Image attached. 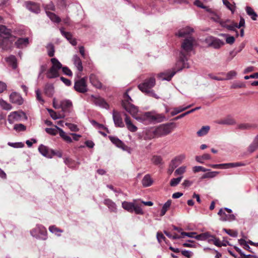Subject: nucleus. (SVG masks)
Wrapping results in <instances>:
<instances>
[{"instance_id":"41","label":"nucleus","mask_w":258,"mask_h":258,"mask_svg":"<svg viewBox=\"0 0 258 258\" xmlns=\"http://www.w3.org/2000/svg\"><path fill=\"white\" fill-rule=\"evenodd\" d=\"M137 200H135V203L134 206V211L137 214L143 215L144 212L143 211L141 205L137 204Z\"/></svg>"},{"instance_id":"44","label":"nucleus","mask_w":258,"mask_h":258,"mask_svg":"<svg viewBox=\"0 0 258 258\" xmlns=\"http://www.w3.org/2000/svg\"><path fill=\"white\" fill-rule=\"evenodd\" d=\"M210 130L209 126H203L198 132L197 135L199 137L203 136L206 135Z\"/></svg>"},{"instance_id":"53","label":"nucleus","mask_w":258,"mask_h":258,"mask_svg":"<svg viewBox=\"0 0 258 258\" xmlns=\"http://www.w3.org/2000/svg\"><path fill=\"white\" fill-rule=\"evenodd\" d=\"M128 90L123 95V100L122 102V105L123 103L125 104L131 103V101H132V99L128 94Z\"/></svg>"},{"instance_id":"19","label":"nucleus","mask_w":258,"mask_h":258,"mask_svg":"<svg viewBox=\"0 0 258 258\" xmlns=\"http://www.w3.org/2000/svg\"><path fill=\"white\" fill-rule=\"evenodd\" d=\"M113 119L116 126L119 127H124V123L119 112L114 111H113Z\"/></svg>"},{"instance_id":"47","label":"nucleus","mask_w":258,"mask_h":258,"mask_svg":"<svg viewBox=\"0 0 258 258\" xmlns=\"http://www.w3.org/2000/svg\"><path fill=\"white\" fill-rule=\"evenodd\" d=\"M219 173V171H211L206 173L203 176V178H210L216 177Z\"/></svg>"},{"instance_id":"58","label":"nucleus","mask_w":258,"mask_h":258,"mask_svg":"<svg viewBox=\"0 0 258 258\" xmlns=\"http://www.w3.org/2000/svg\"><path fill=\"white\" fill-rule=\"evenodd\" d=\"M223 4L232 13L234 11V7L227 0H222Z\"/></svg>"},{"instance_id":"3","label":"nucleus","mask_w":258,"mask_h":258,"mask_svg":"<svg viewBox=\"0 0 258 258\" xmlns=\"http://www.w3.org/2000/svg\"><path fill=\"white\" fill-rule=\"evenodd\" d=\"M31 235L37 239L46 240L47 239V231L46 228L41 224H37L30 231Z\"/></svg>"},{"instance_id":"7","label":"nucleus","mask_w":258,"mask_h":258,"mask_svg":"<svg viewBox=\"0 0 258 258\" xmlns=\"http://www.w3.org/2000/svg\"><path fill=\"white\" fill-rule=\"evenodd\" d=\"M205 41L209 46L213 47L216 49L220 48L224 44V42L223 41L213 36L208 37Z\"/></svg>"},{"instance_id":"14","label":"nucleus","mask_w":258,"mask_h":258,"mask_svg":"<svg viewBox=\"0 0 258 258\" xmlns=\"http://www.w3.org/2000/svg\"><path fill=\"white\" fill-rule=\"evenodd\" d=\"M45 131L47 133L51 135H56L59 134V136L64 140V132L61 128L56 125H55L53 128H46Z\"/></svg>"},{"instance_id":"36","label":"nucleus","mask_w":258,"mask_h":258,"mask_svg":"<svg viewBox=\"0 0 258 258\" xmlns=\"http://www.w3.org/2000/svg\"><path fill=\"white\" fill-rule=\"evenodd\" d=\"M219 23L222 27L226 28L231 31H234L235 30V27H236V26L233 23L231 24H227L226 22H225V21L221 20L219 21Z\"/></svg>"},{"instance_id":"13","label":"nucleus","mask_w":258,"mask_h":258,"mask_svg":"<svg viewBox=\"0 0 258 258\" xmlns=\"http://www.w3.org/2000/svg\"><path fill=\"white\" fill-rule=\"evenodd\" d=\"M123 107L124 109L130 114H131L132 116L136 120H137L138 118L140 117V116H138L137 114L138 112V108L132 103L125 104V103H123Z\"/></svg>"},{"instance_id":"57","label":"nucleus","mask_w":258,"mask_h":258,"mask_svg":"<svg viewBox=\"0 0 258 258\" xmlns=\"http://www.w3.org/2000/svg\"><path fill=\"white\" fill-rule=\"evenodd\" d=\"M192 170L194 172H198L200 171L206 172L209 170V169H206L200 166H196L194 167Z\"/></svg>"},{"instance_id":"40","label":"nucleus","mask_w":258,"mask_h":258,"mask_svg":"<svg viewBox=\"0 0 258 258\" xmlns=\"http://www.w3.org/2000/svg\"><path fill=\"white\" fill-rule=\"evenodd\" d=\"M5 60L9 64H17V61L15 56L11 55L8 57H6Z\"/></svg>"},{"instance_id":"45","label":"nucleus","mask_w":258,"mask_h":258,"mask_svg":"<svg viewBox=\"0 0 258 258\" xmlns=\"http://www.w3.org/2000/svg\"><path fill=\"white\" fill-rule=\"evenodd\" d=\"M219 36L226 37V42L228 44H232L235 41V38L233 36H230L226 34H220Z\"/></svg>"},{"instance_id":"37","label":"nucleus","mask_w":258,"mask_h":258,"mask_svg":"<svg viewBox=\"0 0 258 258\" xmlns=\"http://www.w3.org/2000/svg\"><path fill=\"white\" fill-rule=\"evenodd\" d=\"M246 12L248 15H249L252 20H256V18L257 17V15L254 11V10L250 7H246Z\"/></svg>"},{"instance_id":"32","label":"nucleus","mask_w":258,"mask_h":258,"mask_svg":"<svg viewBox=\"0 0 258 258\" xmlns=\"http://www.w3.org/2000/svg\"><path fill=\"white\" fill-rule=\"evenodd\" d=\"M49 230L51 233L55 234L57 236H60L61 233L63 232V230L57 228L55 225L50 226L49 227Z\"/></svg>"},{"instance_id":"63","label":"nucleus","mask_w":258,"mask_h":258,"mask_svg":"<svg viewBox=\"0 0 258 258\" xmlns=\"http://www.w3.org/2000/svg\"><path fill=\"white\" fill-rule=\"evenodd\" d=\"M237 75V73L234 71H231L227 73L226 76L227 78L225 80H230L235 77Z\"/></svg>"},{"instance_id":"9","label":"nucleus","mask_w":258,"mask_h":258,"mask_svg":"<svg viewBox=\"0 0 258 258\" xmlns=\"http://www.w3.org/2000/svg\"><path fill=\"white\" fill-rule=\"evenodd\" d=\"M75 90L81 93H85L87 91L86 79L85 78L77 81L74 85Z\"/></svg>"},{"instance_id":"12","label":"nucleus","mask_w":258,"mask_h":258,"mask_svg":"<svg viewBox=\"0 0 258 258\" xmlns=\"http://www.w3.org/2000/svg\"><path fill=\"white\" fill-rule=\"evenodd\" d=\"M91 101L96 106L105 109H108L109 106L106 101L100 97H95L92 95L90 97Z\"/></svg>"},{"instance_id":"42","label":"nucleus","mask_w":258,"mask_h":258,"mask_svg":"<svg viewBox=\"0 0 258 258\" xmlns=\"http://www.w3.org/2000/svg\"><path fill=\"white\" fill-rule=\"evenodd\" d=\"M0 107L3 109L6 110H10L12 109V105L4 100L3 99H0Z\"/></svg>"},{"instance_id":"38","label":"nucleus","mask_w":258,"mask_h":258,"mask_svg":"<svg viewBox=\"0 0 258 258\" xmlns=\"http://www.w3.org/2000/svg\"><path fill=\"white\" fill-rule=\"evenodd\" d=\"M211 157L209 154H205L202 156H196V160L197 162L203 163L205 160L211 159Z\"/></svg>"},{"instance_id":"25","label":"nucleus","mask_w":258,"mask_h":258,"mask_svg":"<svg viewBox=\"0 0 258 258\" xmlns=\"http://www.w3.org/2000/svg\"><path fill=\"white\" fill-rule=\"evenodd\" d=\"M258 149V134L254 138L252 143L248 146L247 151L253 153Z\"/></svg>"},{"instance_id":"21","label":"nucleus","mask_w":258,"mask_h":258,"mask_svg":"<svg viewBox=\"0 0 258 258\" xmlns=\"http://www.w3.org/2000/svg\"><path fill=\"white\" fill-rule=\"evenodd\" d=\"M193 32V28L189 26H186L184 28L180 29L178 31V32L176 33V35L180 37H186L187 36V35L190 34L191 33H192Z\"/></svg>"},{"instance_id":"52","label":"nucleus","mask_w":258,"mask_h":258,"mask_svg":"<svg viewBox=\"0 0 258 258\" xmlns=\"http://www.w3.org/2000/svg\"><path fill=\"white\" fill-rule=\"evenodd\" d=\"M182 178V176H180L176 178H172L170 182V185L171 186H176L181 181Z\"/></svg>"},{"instance_id":"30","label":"nucleus","mask_w":258,"mask_h":258,"mask_svg":"<svg viewBox=\"0 0 258 258\" xmlns=\"http://www.w3.org/2000/svg\"><path fill=\"white\" fill-rule=\"evenodd\" d=\"M54 92V87L52 84L47 83L44 88V93L48 96H51Z\"/></svg>"},{"instance_id":"64","label":"nucleus","mask_w":258,"mask_h":258,"mask_svg":"<svg viewBox=\"0 0 258 258\" xmlns=\"http://www.w3.org/2000/svg\"><path fill=\"white\" fill-rule=\"evenodd\" d=\"M185 158V155L181 154L175 157L174 160H175V161H176L179 164L184 160Z\"/></svg>"},{"instance_id":"28","label":"nucleus","mask_w":258,"mask_h":258,"mask_svg":"<svg viewBox=\"0 0 258 258\" xmlns=\"http://www.w3.org/2000/svg\"><path fill=\"white\" fill-rule=\"evenodd\" d=\"M142 182L144 187H148L152 184L153 181L150 175L147 174L143 177Z\"/></svg>"},{"instance_id":"61","label":"nucleus","mask_w":258,"mask_h":258,"mask_svg":"<svg viewBox=\"0 0 258 258\" xmlns=\"http://www.w3.org/2000/svg\"><path fill=\"white\" fill-rule=\"evenodd\" d=\"M51 153L52 157L54 156H56L58 158H61L62 157V152L61 150H54L52 149Z\"/></svg>"},{"instance_id":"39","label":"nucleus","mask_w":258,"mask_h":258,"mask_svg":"<svg viewBox=\"0 0 258 258\" xmlns=\"http://www.w3.org/2000/svg\"><path fill=\"white\" fill-rule=\"evenodd\" d=\"M46 49L49 56L52 57L55 52L54 45L51 43H48L46 46Z\"/></svg>"},{"instance_id":"59","label":"nucleus","mask_w":258,"mask_h":258,"mask_svg":"<svg viewBox=\"0 0 258 258\" xmlns=\"http://www.w3.org/2000/svg\"><path fill=\"white\" fill-rule=\"evenodd\" d=\"M14 129L18 132L24 131L26 130V126L23 124H16L14 126Z\"/></svg>"},{"instance_id":"15","label":"nucleus","mask_w":258,"mask_h":258,"mask_svg":"<svg viewBox=\"0 0 258 258\" xmlns=\"http://www.w3.org/2000/svg\"><path fill=\"white\" fill-rule=\"evenodd\" d=\"M39 153L44 157L48 158H52V149L43 144L39 145L38 147Z\"/></svg>"},{"instance_id":"1","label":"nucleus","mask_w":258,"mask_h":258,"mask_svg":"<svg viewBox=\"0 0 258 258\" xmlns=\"http://www.w3.org/2000/svg\"><path fill=\"white\" fill-rule=\"evenodd\" d=\"M155 84V78L154 76H152L145 79L143 83L140 84L138 85V88L146 94L158 99L159 98V96L152 89Z\"/></svg>"},{"instance_id":"46","label":"nucleus","mask_w":258,"mask_h":258,"mask_svg":"<svg viewBox=\"0 0 258 258\" xmlns=\"http://www.w3.org/2000/svg\"><path fill=\"white\" fill-rule=\"evenodd\" d=\"M235 123V120L231 117H227L219 122V123L222 124H233Z\"/></svg>"},{"instance_id":"18","label":"nucleus","mask_w":258,"mask_h":258,"mask_svg":"<svg viewBox=\"0 0 258 258\" xmlns=\"http://www.w3.org/2000/svg\"><path fill=\"white\" fill-rule=\"evenodd\" d=\"M27 8L32 12L38 14L40 11V7L38 4L33 2H26Z\"/></svg>"},{"instance_id":"43","label":"nucleus","mask_w":258,"mask_h":258,"mask_svg":"<svg viewBox=\"0 0 258 258\" xmlns=\"http://www.w3.org/2000/svg\"><path fill=\"white\" fill-rule=\"evenodd\" d=\"M47 15L49 17V18L51 19V21L54 22H60V18L57 17L55 14L53 13L46 11Z\"/></svg>"},{"instance_id":"60","label":"nucleus","mask_w":258,"mask_h":258,"mask_svg":"<svg viewBox=\"0 0 258 258\" xmlns=\"http://www.w3.org/2000/svg\"><path fill=\"white\" fill-rule=\"evenodd\" d=\"M8 145L16 148H22L24 146V144L21 142L18 143H8Z\"/></svg>"},{"instance_id":"56","label":"nucleus","mask_w":258,"mask_h":258,"mask_svg":"<svg viewBox=\"0 0 258 258\" xmlns=\"http://www.w3.org/2000/svg\"><path fill=\"white\" fill-rule=\"evenodd\" d=\"M223 230L229 235L233 237H236L237 236L238 232L236 231H234L231 229H224Z\"/></svg>"},{"instance_id":"29","label":"nucleus","mask_w":258,"mask_h":258,"mask_svg":"<svg viewBox=\"0 0 258 258\" xmlns=\"http://www.w3.org/2000/svg\"><path fill=\"white\" fill-rule=\"evenodd\" d=\"M134 203L135 201L133 203L124 201L122 203V207L125 210L132 213L134 212Z\"/></svg>"},{"instance_id":"27","label":"nucleus","mask_w":258,"mask_h":258,"mask_svg":"<svg viewBox=\"0 0 258 258\" xmlns=\"http://www.w3.org/2000/svg\"><path fill=\"white\" fill-rule=\"evenodd\" d=\"M109 138L111 142L115 145L117 147L123 150L125 149V145L123 142L116 137L109 136Z\"/></svg>"},{"instance_id":"55","label":"nucleus","mask_w":258,"mask_h":258,"mask_svg":"<svg viewBox=\"0 0 258 258\" xmlns=\"http://www.w3.org/2000/svg\"><path fill=\"white\" fill-rule=\"evenodd\" d=\"M245 87V85L243 83L235 82L231 85V88L237 89V88H244Z\"/></svg>"},{"instance_id":"17","label":"nucleus","mask_w":258,"mask_h":258,"mask_svg":"<svg viewBox=\"0 0 258 258\" xmlns=\"http://www.w3.org/2000/svg\"><path fill=\"white\" fill-rule=\"evenodd\" d=\"M155 127L151 128H146L144 131V138L145 140H151L155 138H158L156 136V132Z\"/></svg>"},{"instance_id":"11","label":"nucleus","mask_w":258,"mask_h":258,"mask_svg":"<svg viewBox=\"0 0 258 258\" xmlns=\"http://www.w3.org/2000/svg\"><path fill=\"white\" fill-rule=\"evenodd\" d=\"M245 164L242 162H236V163H228L220 164H210L209 166L213 168H221L224 169H227L230 168L236 167L239 166H245Z\"/></svg>"},{"instance_id":"20","label":"nucleus","mask_w":258,"mask_h":258,"mask_svg":"<svg viewBox=\"0 0 258 258\" xmlns=\"http://www.w3.org/2000/svg\"><path fill=\"white\" fill-rule=\"evenodd\" d=\"M218 214L220 217V220L223 221H232L235 219L234 215L230 214H226L222 209L219 210Z\"/></svg>"},{"instance_id":"50","label":"nucleus","mask_w":258,"mask_h":258,"mask_svg":"<svg viewBox=\"0 0 258 258\" xmlns=\"http://www.w3.org/2000/svg\"><path fill=\"white\" fill-rule=\"evenodd\" d=\"M152 162L155 165H159L162 164V158L159 156H154L152 159Z\"/></svg>"},{"instance_id":"23","label":"nucleus","mask_w":258,"mask_h":258,"mask_svg":"<svg viewBox=\"0 0 258 258\" xmlns=\"http://www.w3.org/2000/svg\"><path fill=\"white\" fill-rule=\"evenodd\" d=\"M90 83L92 84L93 86L95 87L101 89L102 88V84L99 81L97 77L94 74H91L90 76Z\"/></svg>"},{"instance_id":"31","label":"nucleus","mask_w":258,"mask_h":258,"mask_svg":"<svg viewBox=\"0 0 258 258\" xmlns=\"http://www.w3.org/2000/svg\"><path fill=\"white\" fill-rule=\"evenodd\" d=\"M104 204L108 207L111 212H116V204L110 199H106L104 201Z\"/></svg>"},{"instance_id":"16","label":"nucleus","mask_w":258,"mask_h":258,"mask_svg":"<svg viewBox=\"0 0 258 258\" xmlns=\"http://www.w3.org/2000/svg\"><path fill=\"white\" fill-rule=\"evenodd\" d=\"M10 100L12 103L18 105H21L23 103L22 97L16 92H13L10 95Z\"/></svg>"},{"instance_id":"2","label":"nucleus","mask_w":258,"mask_h":258,"mask_svg":"<svg viewBox=\"0 0 258 258\" xmlns=\"http://www.w3.org/2000/svg\"><path fill=\"white\" fill-rule=\"evenodd\" d=\"M165 118L162 114L157 113L155 112H147L137 118V120L141 122H160Z\"/></svg>"},{"instance_id":"54","label":"nucleus","mask_w":258,"mask_h":258,"mask_svg":"<svg viewBox=\"0 0 258 258\" xmlns=\"http://www.w3.org/2000/svg\"><path fill=\"white\" fill-rule=\"evenodd\" d=\"M48 112L49 113V115L50 116L53 118V119H56L59 118H60V115L57 114L55 112H54L52 109H47Z\"/></svg>"},{"instance_id":"22","label":"nucleus","mask_w":258,"mask_h":258,"mask_svg":"<svg viewBox=\"0 0 258 258\" xmlns=\"http://www.w3.org/2000/svg\"><path fill=\"white\" fill-rule=\"evenodd\" d=\"M124 115L125 116L124 121L127 128L131 132H136L138 127L132 123L130 117L126 114L125 113Z\"/></svg>"},{"instance_id":"6","label":"nucleus","mask_w":258,"mask_h":258,"mask_svg":"<svg viewBox=\"0 0 258 258\" xmlns=\"http://www.w3.org/2000/svg\"><path fill=\"white\" fill-rule=\"evenodd\" d=\"M183 69V66H179L178 68L173 69L171 72L167 71L158 74V77L162 80L170 81L176 72H179Z\"/></svg>"},{"instance_id":"34","label":"nucleus","mask_w":258,"mask_h":258,"mask_svg":"<svg viewBox=\"0 0 258 258\" xmlns=\"http://www.w3.org/2000/svg\"><path fill=\"white\" fill-rule=\"evenodd\" d=\"M171 204V200H168L162 206L161 213H160V216H163L165 214L166 212L169 209L170 206Z\"/></svg>"},{"instance_id":"24","label":"nucleus","mask_w":258,"mask_h":258,"mask_svg":"<svg viewBox=\"0 0 258 258\" xmlns=\"http://www.w3.org/2000/svg\"><path fill=\"white\" fill-rule=\"evenodd\" d=\"M11 30L8 29L5 26L0 25V36L2 37H6L7 36H14L11 34Z\"/></svg>"},{"instance_id":"5","label":"nucleus","mask_w":258,"mask_h":258,"mask_svg":"<svg viewBox=\"0 0 258 258\" xmlns=\"http://www.w3.org/2000/svg\"><path fill=\"white\" fill-rule=\"evenodd\" d=\"M15 40V36L2 37L0 36V48L4 50L11 49L13 46V43Z\"/></svg>"},{"instance_id":"4","label":"nucleus","mask_w":258,"mask_h":258,"mask_svg":"<svg viewBox=\"0 0 258 258\" xmlns=\"http://www.w3.org/2000/svg\"><path fill=\"white\" fill-rule=\"evenodd\" d=\"M175 127L174 123H170L161 124L155 127L156 132V136L158 138L166 136L170 134Z\"/></svg>"},{"instance_id":"26","label":"nucleus","mask_w":258,"mask_h":258,"mask_svg":"<svg viewBox=\"0 0 258 258\" xmlns=\"http://www.w3.org/2000/svg\"><path fill=\"white\" fill-rule=\"evenodd\" d=\"M29 43L28 38H20L15 43L17 48H22L23 46H27Z\"/></svg>"},{"instance_id":"35","label":"nucleus","mask_w":258,"mask_h":258,"mask_svg":"<svg viewBox=\"0 0 258 258\" xmlns=\"http://www.w3.org/2000/svg\"><path fill=\"white\" fill-rule=\"evenodd\" d=\"M66 39L73 45L76 46L77 44V40L69 32H66Z\"/></svg>"},{"instance_id":"10","label":"nucleus","mask_w":258,"mask_h":258,"mask_svg":"<svg viewBox=\"0 0 258 258\" xmlns=\"http://www.w3.org/2000/svg\"><path fill=\"white\" fill-rule=\"evenodd\" d=\"M61 69L64 73V66H52L51 68L47 73V77L48 78H54L58 76V72Z\"/></svg>"},{"instance_id":"51","label":"nucleus","mask_w":258,"mask_h":258,"mask_svg":"<svg viewBox=\"0 0 258 258\" xmlns=\"http://www.w3.org/2000/svg\"><path fill=\"white\" fill-rule=\"evenodd\" d=\"M66 113L67 112L70 113L73 110V104L70 100H66Z\"/></svg>"},{"instance_id":"8","label":"nucleus","mask_w":258,"mask_h":258,"mask_svg":"<svg viewBox=\"0 0 258 258\" xmlns=\"http://www.w3.org/2000/svg\"><path fill=\"white\" fill-rule=\"evenodd\" d=\"M194 42L195 39L192 37L187 36L182 43V49L186 52L191 51L192 50Z\"/></svg>"},{"instance_id":"48","label":"nucleus","mask_w":258,"mask_h":258,"mask_svg":"<svg viewBox=\"0 0 258 258\" xmlns=\"http://www.w3.org/2000/svg\"><path fill=\"white\" fill-rule=\"evenodd\" d=\"M209 236V232H205L201 233L199 235H196L195 238L198 240H206L208 239Z\"/></svg>"},{"instance_id":"33","label":"nucleus","mask_w":258,"mask_h":258,"mask_svg":"<svg viewBox=\"0 0 258 258\" xmlns=\"http://www.w3.org/2000/svg\"><path fill=\"white\" fill-rule=\"evenodd\" d=\"M20 117V115L16 111L11 112L8 117V121L11 124L13 123L15 120H18Z\"/></svg>"},{"instance_id":"62","label":"nucleus","mask_w":258,"mask_h":258,"mask_svg":"<svg viewBox=\"0 0 258 258\" xmlns=\"http://www.w3.org/2000/svg\"><path fill=\"white\" fill-rule=\"evenodd\" d=\"M210 18L214 21L219 23L221 21L220 17L214 13H212L210 15Z\"/></svg>"},{"instance_id":"49","label":"nucleus","mask_w":258,"mask_h":258,"mask_svg":"<svg viewBox=\"0 0 258 258\" xmlns=\"http://www.w3.org/2000/svg\"><path fill=\"white\" fill-rule=\"evenodd\" d=\"M186 167L185 166H182L177 169L175 170L174 172V175L175 176L177 175H181L183 174L186 171Z\"/></svg>"}]
</instances>
